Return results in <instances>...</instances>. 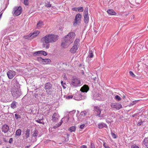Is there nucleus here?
<instances>
[{"label": "nucleus", "instance_id": "4be33fe9", "mask_svg": "<svg viewBox=\"0 0 148 148\" xmlns=\"http://www.w3.org/2000/svg\"><path fill=\"white\" fill-rule=\"evenodd\" d=\"M144 144L145 146L148 148V138H145L143 141Z\"/></svg>", "mask_w": 148, "mask_h": 148}, {"label": "nucleus", "instance_id": "cd10ccee", "mask_svg": "<svg viewBox=\"0 0 148 148\" xmlns=\"http://www.w3.org/2000/svg\"><path fill=\"white\" fill-rule=\"evenodd\" d=\"M21 130L20 129H18L17 130L16 132V134L18 136H19L21 134Z\"/></svg>", "mask_w": 148, "mask_h": 148}, {"label": "nucleus", "instance_id": "a211bd4d", "mask_svg": "<svg viewBox=\"0 0 148 148\" xmlns=\"http://www.w3.org/2000/svg\"><path fill=\"white\" fill-rule=\"evenodd\" d=\"M58 114L55 113L52 116V120L53 121H56L58 119Z\"/></svg>", "mask_w": 148, "mask_h": 148}, {"label": "nucleus", "instance_id": "b1692460", "mask_svg": "<svg viewBox=\"0 0 148 148\" xmlns=\"http://www.w3.org/2000/svg\"><path fill=\"white\" fill-rule=\"evenodd\" d=\"M43 25V24L42 22V21H39L37 25V27L39 29L42 27Z\"/></svg>", "mask_w": 148, "mask_h": 148}, {"label": "nucleus", "instance_id": "aec40b11", "mask_svg": "<svg viewBox=\"0 0 148 148\" xmlns=\"http://www.w3.org/2000/svg\"><path fill=\"white\" fill-rule=\"evenodd\" d=\"M51 62V60L49 59H43L42 64H49Z\"/></svg>", "mask_w": 148, "mask_h": 148}, {"label": "nucleus", "instance_id": "9d476101", "mask_svg": "<svg viewBox=\"0 0 148 148\" xmlns=\"http://www.w3.org/2000/svg\"><path fill=\"white\" fill-rule=\"evenodd\" d=\"M38 134V132L37 130H34L33 132L32 135V140H33V142L37 140V136Z\"/></svg>", "mask_w": 148, "mask_h": 148}, {"label": "nucleus", "instance_id": "20e7f679", "mask_svg": "<svg viewBox=\"0 0 148 148\" xmlns=\"http://www.w3.org/2000/svg\"><path fill=\"white\" fill-rule=\"evenodd\" d=\"M40 32L39 31H35L33 33H30L26 36V38L29 39H32L38 35Z\"/></svg>", "mask_w": 148, "mask_h": 148}, {"label": "nucleus", "instance_id": "f257e3e1", "mask_svg": "<svg viewBox=\"0 0 148 148\" xmlns=\"http://www.w3.org/2000/svg\"><path fill=\"white\" fill-rule=\"evenodd\" d=\"M11 91L12 96L15 98L18 97L21 95L19 89V84L17 81L12 82Z\"/></svg>", "mask_w": 148, "mask_h": 148}, {"label": "nucleus", "instance_id": "6ab92c4d", "mask_svg": "<svg viewBox=\"0 0 148 148\" xmlns=\"http://www.w3.org/2000/svg\"><path fill=\"white\" fill-rule=\"evenodd\" d=\"M95 110L97 112V115L99 117H100V114L101 112L100 109L98 107H96Z\"/></svg>", "mask_w": 148, "mask_h": 148}, {"label": "nucleus", "instance_id": "412c9836", "mask_svg": "<svg viewBox=\"0 0 148 148\" xmlns=\"http://www.w3.org/2000/svg\"><path fill=\"white\" fill-rule=\"evenodd\" d=\"M17 103L15 101H13L11 104L10 107L13 109L15 108L16 107V104Z\"/></svg>", "mask_w": 148, "mask_h": 148}, {"label": "nucleus", "instance_id": "72a5a7b5", "mask_svg": "<svg viewBox=\"0 0 148 148\" xmlns=\"http://www.w3.org/2000/svg\"><path fill=\"white\" fill-rule=\"evenodd\" d=\"M24 4L25 5H28L29 4V0H24Z\"/></svg>", "mask_w": 148, "mask_h": 148}, {"label": "nucleus", "instance_id": "bf43d9fd", "mask_svg": "<svg viewBox=\"0 0 148 148\" xmlns=\"http://www.w3.org/2000/svg\"><path fill=\"white\" fill-rule=\"evenodd\" d=\"M147 44L148 45V41H147Z\"/></svg>", "mask_w": 148, "mask_h": 148}, {"label": "nucleus", "instance_id": "0eeeda50", "mask_svg": "<svg viewBox=\"0 0 148 148\" xmlns=\"http://www.w3.org/2000/svg\"><path fill=\"white\" fill-rule=\"evenodd\" d=\"M81 17V14L79 13H78L76 15L75 22L73 23L74 25H76L77 24H79L80 23Z\"/></svg>", "mask_w": 148, "mask_h": 148}, {"label": "nucleus", "instance_id": "ddd939ff", "mask_svg": "<svg viewBox=\"0 0 148 148\" xmlns=\"http://www.w3.org/2000/svg\"><path fill=\"white\" fill-rule=\"evenodd\" d=\"M89 90V88L88 86L85 85L82 87L80 90L82 92H87Z\"/></svg>", "mask_w": 148, "mask_h": 148}, {"label": "nucleus", "instance_id": "6e6552de", "mask_svg": "<svg viewBox=\"0 0 148 148\" xmlns=\"http://www.w3.org/2000/svg\"><path fill=\"white\" fill-rule=\"evenodd\" d=\"M111 107L114 109L119 110L122 108V106L119 103L115 102L112 103L111 105Z\"/></svg>", "mask_w": 148, "mask_h": 148}, {"label": "nucleus", "instance_id": "49530a36", "mask_svg": "<svg viewBox=\"0 0 148 148\" xmlns=\"http://www.w3.org/2000/svg\"><path fill=\"white\" fill-rule=\"evenodd\" d=\"M84 126H85V125L82 124V125H80L79 127L80 128L82 129H83V128H84Z\"/></svg>", "mask_w": 148, "mask_h": 148}, {"label": "nucleus", "instance_id": "9b49d317", "mask_svg": "<svg viewBox=\"0 0 148 148\" xmlns=\"http://www.w3.org/2000/svg\"><path fill=\"white\" fill-rule=\"evenodd\" d=\"M79 45H75L72 47L70 49V51L71 53H75L77 50L78 47Z\"/></svg>", "mask_w": 148, "mask_h": 148}, {"label": "nucleus", "instance_id": "c9c22d12", "mask_svg": "<svg viewBox=\"0 0 148 148\" xmlns=\"http://www.w3.org/2000/svg\"><path fill=\"white\" fill-rule=\"evenodd\" d=\"M129 73L130 75L132 76V77H135V75L131 71H130L129 72Z\"/></svg>", "mask_w": 148, "mask_h": 148}, {"label": "nucleus", "instance_id": "f03ea898", "mask_svg": "<svg viewBox=\"0 0 148 148\" xmlns=\"http://www.w3.org/2000/svg\"><path fill=\"white\" fill-rule=\"evenodd\" d=\"M75 36V34L73 32L69 33L64 38V41L61 44V46L65 48L69 46L73 42Z\"/></svg>", "mask_w": 148, "mask_h": 148}, {"label": "nucleus", "instance_id": "ea45409f", "mask_svg": "<svg viewBox=\"0 0 148 148\" xmlns=\"http://www.w3.org/2000/svg\"><path fill=\"white\" fill-rule=\"evenodd\" d=\"M36 121L37 122L39 123L42 124H44V122H41L40 120H36Z\"/></svg>", "mask_w": 148, "mask_h": 148}, {"label": "nucleus", "instance_id": "680f3d73", "mask_svg": "<svg viewBox=\"0 0 148 148\" xmlns=\"http://www.w3.org/2000/svg\"><path fill=\"white\" fill-rule=\"evenodd\" d=\"M106 122H107V123H108V122H109V121H108V122L106 121Z\"/></svg>", "mask_w": 148, "mask_h": 148}, {"label": "nucleus", "instance_id": "58836bf2", "mask_svg": "<svg viewBox=\"0 0 148 148\" xmlns=\"http://www.w3.org/2000/svg\"><path fill=\"white\" fill-rule=\"evenodd\" d=\"M15 116L16 119H18V118H20L21 117L20 115L17 114H15Z\"/></svg>", "mask_w": 148, "mask_h": 148}, {"label": "nucleus", "instance_id": "c03bdc74", "mask_svg": "<svg viewBox=\"0 0 148 148\" xmlns=\"http://www.w3.org/2000/svg\"><path fill=\"white\" fill-rule=\"evenodd\" d=\"M72 10L73 11H77L78 10V8H77L75 7L72 8Z\"/></svg>", "mask_w": 148, "mask_h": 148}, {"label": "nucleus", "instance_id": "39448f33", "mask_svg": "<svg viewBox=\"0 0 148 148\" xmlns=\"http://www.w3.org/2000/svg\"><path fill=\"white\" fill-rule=\"evenodd\" d=\"M71 83L75 86H77L80 84V81L76 77H73L71 79Z\"/></svg>", "mask_w": 148, "mask_h": 148}, {"label": "nucleus", "instance_id": "6e6d98bb", "mask_svg": "<svg viewBox=\"0 0 148 148\" xmlns=\"http://www.w3.org/2000/svg\"><path fill=\"white\" fill-rule=\"evenodd\" d=\"M3 140L5 142H7V141L5 139V138H4L3 139Z\"/></svg>", "mask_w": 148, "mask_h": 148}, {"label": "nucleus", "instance_id": "f3484780", "mask_svg": "<svg viewBox=\"0 0 148 148\" xmlns=\"http://www.w3.org/2000/svg\"><path fill=\"white\" fill-rule=\"evenodd\" d=\"M45 89H50L52 88V85L50 83H47L46 84L45 86Z\"/></svg>", "mask_w": 148, "mask_h": 148}, {"label": "nucleus", "instance_id": "de8ad7c7", "mask_svg": "<svg viewBox=\"0 0 148 148\" xmlns=\"http://www.w3.org/2000/svg\"><path fill=\"white\" fill-rule=\"evenodd\" d=\"M46 44L47 45L45 47V48L47 49H48L49 47V45L48 43Z\"/></svg>", "mask_w": 148, "mask_h": 148}, {"label": "nucleus", "instance_id": "393cba45", "mask_svg": "<svg viewBox=\"0 0 148 148\" xmlns=\"http://www.w3.org/2000/svg\"><path fill=\"white\" fill-rule=\"evenodd\" d=\"M88 14V8H85L84 12V16H87Z\"/></svg>", "mask_w": 148, "mask_h": 148}, {"label": "nucleus", "instance_id": "4468645a", "mask_svg": "<svg viewBox=\"0 0 148 148\" xmlns=\"http://www.w3.org/2000/svg\"><path fill=\"white\" fill-rule=\"evenodd\" d=\"M2 130L4 133H6L9 130V126L7 125H4L2 127Z\"/></svg>", "mask_w": 148, "mask_h": 148}, {"label": "nucleus", "instance_id": "09e8293b", "mask_svg": "<svg viewBox=\"0 0 148 148\" xmlns=\"http://www.w3.org/2000/svg\"><path fill=\"white\" fill-rule=\"evenodd\" d=\"M62 86H63L64 88H66V84L65 83H64L63 84H62Z\"/></svg>", "mask_w": 148, "mask_h": 148}, {"label": "nucleus", "instance_id": "e433bc0d", "mask_svg": "<svg viewBox=\"0 0 148 148\" xmlns=\"http://www.w3.org/2000/svg\"><path fill=\"white\" fill-rule=\"evenodd\" d=\"M78 10L79 12H82L84 10L83 8V7H80L78 8Z\"/></svg>", "mask_w": 148, "mask_h": 148}, {"label": "nucleus", "instance_id": "473e14b6", "mask_svg": "<svg viewBox=\"0 0 148 148\" xmlns=\"http://www.w3.org/2000/svg\"><path fill=\"white\" fill-rule=\"evenodd\" d=\"M138 100H135L134 101H133L130 104V105L131 106H132L133 105H134L136 104L137 102L138 101Z\"/></svg>", "mask_w": 148, "mask_h": 148}, {"label": "nucleus", "instance_id": "c756f323", "mask_svg": "<svg viewBox=\"0 0 148 148\" xmlns=\"http://www.w3.org/2000/svg\"><path fill=\"white\" fill-rule=\"evenodd\" d=\"M79 39H77L75 40L74 42V45H79Z\"/></svg>", "mask_w": 148, "mask_h": 148}, {"label": "nucleus", "instance_id": "a19ab883", "mask_svg": "<svg viewBox=\"0 0 148 148\" xmlns=\"http://www.w3.org/2000/svg\"><path fill=\"white\" fill-rule=\"evenodd\" d=\"M131 148H139V147L136 145H134L131 146Z\"/></svg>", "mask_w": 148, "mask_h": 148}, {"label": "nucleus", "instance_id": "4d7b16f0", "mask_svg": "<svg viewBox=\"0 0 148 148\" xmlns=\"http://www.w3.org/2000/svg\"><path fill=\"white\" fill-rule=\"evenodd\" d=\"M61 84H62H62H63V83H63V81H61Z\"/></svg>", "mask_w": 148, "mask_h": 148}, {"label": "nucleus", "instance_id": "052dcab7", "mask_svg": "<svg viewBox=\"0 0 148 148\" xmlns=\"http://www.w3.org/2000/svg\"><path fill=\"white\" fill-rule=\"evenodd\" d=\"M147 56H148V53L147 54Z\"/></svg>", "mask_w": 148, "mask_h": 148}, {"label": "nucleus", "instance_id": "3c124183", "mask_svg": "<svg viewBox=\"0 0 148 148\" xmlns=\"http://www.w3.org/2000/svg\"><path fill=\"white\" fill-rule=\"evenodd\" d=\"M81 148H87V147L86 146L83 145L81 146Z\"/></svg>", "mask_w": 148, "mask_h": 148}, {"label": "nucleus", "instance_id": "864d4df0", "mask_svg": "<svg viewBox=\"0 0 148 148\" xmlns=\"http://www.w3.org/2000/svg\"><path fill=\"white\" fill-rule=\"evenodd\" d=\"M62 121H61L60 122H59L58 123V127H59L60 126V125H61L62 124Z\"/></svg>", "mask_w": 148, "mask_h": 148}, {"label": "nucleus", "instance_id": "bb28decb", "mask_svg": "<svg viewBox=\"0 0 148 148\" xmlns=\"http://www.w3.org/2000/svg\"><path fill=\"white\" fill-rule=\"evenodd\" d=\"M84 21L85 23H87L89 21V17L88 16H84Z\"/></svg>", "mask_w": 148, "mask_h": 148}, {"label": "nucleus", "instance_id": "2eb2a0df", "mask_svg": "<svg viewBox=\"0 0 148 148\" xmlns=\"http://www.w3.org/2000/svg\"><path fill=\"white\" fill-rule=\"evenodd\" d=\"M98 127L100 129H102L104 127L106 128H108V127L107 125L103 122L99 123L98 124Z\"/></svg>", "mask_w": 148, "mask_h": 148}, {"label": "nucleus", "instance_id": "79ce46f5", "mask_svg": "<svg viewBox=\"0 0 148 148\" xmlns=\"http://www.w3.org/2000/svg\"><path fill=\"white\" fill-rule=\"evenodd\" d=\"M90 147L91 148H95L94 144L92 142L90 143Z\"/></svg>", "mask_w": 148, "mask_h": 148}, {"label": "nucleus", "instance_id": "c85d7f7f", "mask_svg": "<svg viewBox=\"0 0 148 148\" xmlns=\"http://www.w3.org/2000/svg\"><path fill=\"white\" fill-rule=\"evenodd\" d=\"M93 56L92 51V50H90L89 51L88 57L90 58H92Z\"/></svg>", "mask_w": 148, "mask_h": 148}, {"label": "nucleus", "instance_id": "423d86ee", "mask_svg": "<svg viewBox=\"0 0 148 148\" xmlns=\"http://www.w3.org/2000/svg\"><path fill=\"white\" fill-rule=\"evenodd\" d=\"M13 14L16 16H18L22 13V9L21 6L15 7L14 8Z\"/></svg>", "mask_w": 148, "mask_h": 148}, {"label": "nucleus", "instance_id": "13d9d810", "mask_svg": "<svg viewBox=\"0 0 148 148\" xmlns=\"http://www.w3.org/2000/svg\"><path fill=\"white\" fill-rule=\"evenodd\" d=\"M2 13H1L0 15V19L1 18V16H2Z\"/></svg>", "mask_w": 148, "mask_h": 148}, {"label": "nucleus", "instance_id": "2f4dec72", "mask_svg": "<svg viewBox=\"0 0 148 148\" xmlns=\"http://www.w3.org/2000/svg\"><path fill=\"white\" fill-rule=\"evenodd\" d=\"M115 98L117 101H119L121 99L120 97L118 95H116L115 96Z\"/></svg>", "mask_w": 148, "mask_h": 148}, {"label": "nucleus", "instance_id": "4c0bfd02", "mask_svg": "<svg viewBox=\"0 0 148 148\" xmlns=\"http://www.w3.org/2000/svg\"><path fill=\"white\" fill-rule=\"evenodd\" d=\"M45 5L47 7H50L51 6V4H50L49 2L46 3Z\"/></svg>", "mask_w": 148, "mask_h": 148}, {"label": "nucleus", "instance_id": "1a4fd4ad", "mask_svg": "<svg viewBox=\"0 0 148 148\" xmlns=\"http://www.w3.org/2000/svg\"><path fill=\"white\" fill-rule=\"evenodd\" d=\"M16 73L15 71L12 70H10L8 71L7 75L9 79H12L16 75Z\"/></svg>", "mask_w": 148, "mask_h": 148}, {"label": "nucleus", "instance_id": "5fc2aeb1", "mask_svg": "<svg viewBox=\"0 0 148 148\" xmlns=\"http://www.w3.org/2000/svg\"><path fill=\"white\" fill-rule=\"evenodd\" d=\"M46 43H43L42 44V47H45V45H46Z\"/></svg>", "mask_w": 148, "mask_h": 148}, {"label": "nucleus", "instance_id": "5701e85b", "mask_svg": "<svg viewBox=\"0 0 148 148\" xmlns=\"http://www.w3.org/2000/svg\"><path fill=\"white\" fill-rule=\"evenodd\" d=\"M30 130L29 129H27L26 131H25V137H26V138H28L29 136L30 135Z\"/></svg>", "mask_w": 148, "mask_h": 148}, {"label": "nucleus", "instance_id": "7ed1b4c3", "mask_svg": "<svg viewBox=\"0 0 148 148\" xmlns=\"http://www.w3.org/2000/svg\"><path fill=\"white\" fill-rule=\"evenodd\" d=\"M58 36L57 35L50 34L47 35L42 38L41 41L42 43L48 44L56 41L58 39Z\"/></svg>", "mask_w": 148, "mask_h": 148}, {"label": "nucleus", "instance_id": "f704fd0d", "mask_svg": "<svg viewBox=\"0 0 148 148\" xmlns=\"http://www.w3.org/2000/svg\"><path fill=\"white\" fill-rule=\"evenodd\" d=\"M103 147L106 148H109V145L105 142L103 143Z\"/></svg>", "mask_w": 148, "mask_h": 148}, {"label": "nucleus", "instance_id": "dca6fc26", "mask_svg": "<svg viewBox=\"0 0 148 148\" xmlns=\"http://www.w3.org/2000/svg\"><path fill=\"white\" fill-rule=\"evenodd\" d=\"M107 12L108 14L110 15H116V13L112 9H109L108 10Z\"/></svg>", "mask_w": 148, "mask_h": 148}, {"label": "nucleus", "instance_id": "603ef678", "mask_svg": "<svg viewBox=\"0 0 148 148\" xmlns=\"http://www.w3.org/2000/svg\"><path fill=\"white\" fill-rule=\"evenodd\" d=\"M73 97V96L70 95V96H68L67 98L69 99L72 98Z\"/></svg>", "mask_w": 148, "mask_h": 148}, {"label": "nucleus", "instance_id": "8fccbe9b", "mask_svg": "<svg viewBox=\"0 0 148 148\" xmlns=\"http://www.w3.org/2000/svg\"><path fill=\"white\" fill-rule=\"evenodd\" d=\"M143 122H140L138 123L137 124V125L138 126H140V125H141L142 124V123H143Z\"/></svg>", "mask_w": 148, "mask_h": 148}, {"label": "nucleus", "instance_id": "f8f14e48", "mask_svg": "<svg viewBox=\"0 0 148 148\" xmlns=\"http://www.w3.org/2000/svg\"><path fill=\"white\" fill-rule=\"evenodd\" d=\"M41 54L44 56H45L47 55V53L43 51H40L35 52L34 54V56L36 55H39V54Z\"/></svg>", "mask_w": 148, "mask_h": 148}, {"label": "nucleus", "instance_id": "e2e57ef3", "mask_svg": "<svg viewBox=\"0 0 148 148\" xmlns=\"http://www.w3.org/2000/svg\"><path fill=\"white\" fill-rule=\"evenodd\" d=\"M106 122H107V123H108V122H109V121H108V122L106 121Z\"/></svg>", "mask_w": 148, "mask_h": 148}, {"label": "nucleus", "instance_id": "7c9ffc66", "mask_svg": "<svg viewBox=\"0 0 148 148\" xmlns=\"http://www.w3.org/2000/svg\"><path fill=\"white\" fill-rule=\"evenodd\" d=\"M43 59L41 57H38L37 58V60L40 63L42 64Z\"/></svg>", "mask_w": 148, "mask_h": 148}, {"label": "nucleus", "instance_id": "a18cd8bd", "mask_svg": "<svg viewBox=\"0 0 148 148\" xmlns=\"http://www.w3.org/2000/svg\"><path fill=\"white\" fill-rule=\"evenodd\" d=\"M12 142H13V138H10L9 140V142L10 143H12Z\"/></svg>", "mask_w": 148, "mask_h": 148}, {"label": "nucleus", "instance_id": "a878e982", "mask_svg": "<svg viewBox=\"0 0 148 148\" xmlns=\"http://www.w3.org/2000/svg\"><path fill=\"white\" fill-rule=\"evenodd\" d=\"M76 129V128L75 126H73L70 127L69 129V130L71 132H74L75 130Z\"/></svg>", "mask_w": 148, "mask_h": 148}, {"label": "nucleus", "instance_id": "37998d69", "mask_svg": "<svg viewBox=\"0 0 148 148\" xmlns=\"http://www.w3.org/2000/svg\"><path fill=\"white\" fill-rule=\"evenodd\" d=\"M111 135L112 137L114 138H116V135L114 133H112L111 134Z\"/></svg>", "mask_w": 148, "mask_h": 148}]
</instances>
